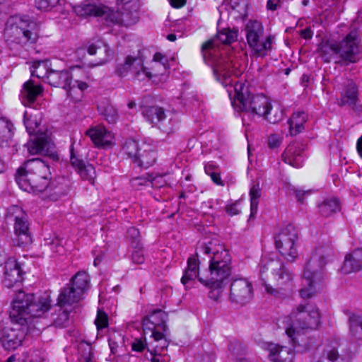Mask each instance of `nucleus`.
Returning a JSON list of instances; mask_svg holds the SVG:
<instances>
[{
	"mask_svg": "<svg viewBox=\"0 0 362 362\" xmlns=\"http://www.w3.org/2000/svg\"><path fill=\"white\" fill-rule=\"evenodd\" d=\"M199 252L208 255L210 259L207 274L200 276L199 282L211 289L209 298L217 300L231 274V257L216 239L202 244Z\"/></svg>",
	"mask_w": 362,
	"mask_h": 362,
	"instance_id": "obj_1",
	"label": "nucleus"
},
{
	"mask_svg": "<svg viewBox=\"0 0 362 362\" xmlns=\"http://www.w3.org/2000/svg\"><path fill=\"white\" fill-rule=\"evenodd\" d=\"M318 308L298 305L289 315L290 326L286 333L291 339L296 352L303 354L315 345V339L304 334V331L315 329L320 325Z\"/></svg>",
	"mask_w": 362,
	"mask_h": 362,
	"instance_id": "obj_2",
	"label": "nucleus"
},
{
	"mask_svg": "<svg viewBox=\"0 0 362 362\" xmlns=\"http://www.w3.org/2000/svg\"><path fill=\"white\" fill-rule=\"evenodd\" d=\"M15 179L24 191L43 192L47 188L48 180L51 179L49 166L40 158L28 160L17 169Z\"/></svg>",
	"mask_w": 362,
	"mask_h": 362,
	"instance_id": "obj_3",
	"label": "nucleus"
},
{
	"mask_svg": "<svg viewBox=\"0 0 362 362\" xmlns=\"http://www.w3.org/2000/svg\"><path fill=\"white\" fill-rule=\"evenodd\" d=\"M235 95L231 99L234 109L244 113L243 121L246 117L252 119L255 115L267 118L272 110V105L264 95H251L249 86L244 83L235 82L233 85Z\"/></svg>",
	"mask_w": 362,
	"mask_h": 362,
	"instance_id": "obj_4",
	"label": "nucleus"
},
{
	"mask_svg": "<svg viewBox=\"0 0 362 362\" xmlns=\"http://www.w3.org/2000/svg\"><path fill=\"white\" fill-rule=\"evenodd\" d=\"M49 308L50 300L48 296L36 298L33 293L19 291L11 302L9 317L13 322L28 325L31 317H40Z\"/></svg>",
	"mask_w": 362,
	"mask_h": 362,
	"instance_id": "obj_5",
	"label": "nucleus"
},
{
	"mask_svg": "<svg viewBox=\"0 0 362 362\" xmlns=\"http://www.w3.org/2000/svg\"><path fill=\"white\" fill-rule=\"evenodd\" d=\"M260 275L266 292L276 297L281 293V287L293 279V273L279 259L263 258Z\"/></svg>",
	"mask_w": 362,
	"mask_h": 362,
	"instance_id": "obj_6",
	"label": "nucleus"
},
{
	"mask_svg": "<svg viewBox=\"0 0 362 362\" xmlns=\"http://www.w3.org/2000/svg\"><path fill=\"white\" fill-rule=\"evenodd\" d=\"M23 122L29 134H36L33 139L29 141L24 146L27 147L30 154H42L48 156L53 159L58 158L54 151V144L50 137L45 132L37 133L35 130L39 125L36 118H33L32 114L27 111L24 112Z\"/></svg>",
	"mask_w": 362,
	"mask_h": 362,
	"instance_id": "obj_7",
	"label": "nucleus"
},
{
	"mask_svg": "<svg viewBox=\"0 0 362 362\" xmlns=\"http://www.w3.org/2000/svg\"><path fill=\"white\" fill-rule=\"evenodd\" d=\"M7 218L13 222L14 245L24 247L30 244L33 238L30 230L28 216L25 211L18 206H11L8 209Z\"/></svg>",
	"mask_w": 362,
	"mask_h": 362,
	"instance_id": "obj_8",
	"label": "nucleus"
},
{
	"mask_svg": "<svg viewBox=\"0 0 362 362\" xmlns=\"http://www.w3.org/2000/svg\"><path fill=\"white\" fill-rule=\"evenodd\" d=\"M4 35L8 43L24 45L35 43L38 38V27L35 22L20 21L18 23L8 22L4 30Z\"/></svg>",
	"mask_w": 362,
	"mask_h": 362,
	"instance_id": "obj_9",
	"label": "nucleus"
},
{
	"mask_svg": "<svg viewBox=\"0 0 362 362\" xmlns=\"http://www.w3.org/2000/svg\"><path fill=\"white\" fill-rule=\"evenodd\" d=\"M323 253V247L316 249V255L319 256L320 260L319 270H313L310 262L306 264L304 269L303 278V287L299 291L300 297L303 299L310 298L315 294L314 284L321 282L324 278L322 268L327 263L326 259L329 255V252L325 255Z\"/></svg>",
	"mask_w": 362,
	"mask_h": 362,
	"instance_id": "obj_10",
	"label": "nucleus"
},
{
	"mask_svg": "<svg viewBox=\"0 0 362 362\" xmlns=\"http://www.w3.org/2000/svg\"><path fill=\"white\" fill-rule=\"evenodd\" d=\"M274 240L276 249L287 261L293 262L298 257V232L293 224L288 223L282 228Z\"/></svg>",
	"mask_w": 362,
	"mask_h": 362,
	"instance_id": "obj_11",
	"label": "nucleus"
},
{
	"mask_svg": "<svg viewBox=\"0 0 362 362\" xmlns=\"http://www.w3.org/2000/svg\"><path fill=\"white\" fill-rule=\"evenodd\" d=\"M337 43V56L346 64L356 63L362 59V45L356 31H351L342 40Z\"/></svg>",
	"mask_w": 362,
	"mask_h": 362,
	"instance_id": "obj_12",
	"label": "nucleus"
},
{
	"mask_svg": "<svg viewBox=\"0 0 362 362\" xmlns=\"http://www.w3.org/2000/svg\"><path fill=\"white\" fill-rule=\"evenodd\" d=\"M141 114L153 125L168 134L174 132L175 121L168 117L163 107L157 105H141Z\"/></svg>",
	"mask_w": 362,
	"mask_h": 362,
	"instance_id": "obj_13",
	"label": "nucleus"
},
{
	"mask_svg": "<svg viewBox=\"0 0 362 362\" xmlns=\"http://www.w3.org/2000/svg\"><path fill=\"white\" fill-rule=\"evenodd\" d=\"M14 323L13 327H0V343L8 350H14L21 345L28 330V325Z\"/></svg>",
	"mask_w": 362,
	"mask_h": 362,
	"instance_id": "obj_14",
	"label": "nucleus"
},
{
	"mask_svg": "<svg viewBox=\"0 0 362 362\" xmlns=\"http://www.w3.org/2000/svg\"><path fill=\"white\" fill-rule=\"evenodd\" d=\"M74 10L78 16L103 18L107 25H110V23L115 24L119 21L117 15L106 6L82 4L75 6Z\"/></svg>",
	"mask_w": 362,
	"mask_h": 362,
	"instance_id": "obj_15",
	"label": "nucleus"
},
{
	"mask_svg": "<svg viewBox=\"0 0 362 362\" xmlns=\"http://www.w3.org/2000/svg\"><path fill=\"white\" fill-rule=\"evenodd\" d=\"M129 71L133 73L139 81L151 78V74L144 66L141 59L137 57L128 55L124 62L119 64L117 66L116 72L120 77L125 76Z\"/></svg>",
	"mask_w": 362,
	"mask_h": 362,
	"instance_id": "obj_16",
	"label": "nucleus"
},
{
	"mask_svg": "<svg viewBox=\"0 0 362 362\" xmlns=\"http://www.w3.org/2000/svg\"><path fill=\"white\" fill-rule=\"evenodd\" d=\"M168 320V315L166 312L160 310L156 309L151 313L144 317L142 320L143 331L144 334L148 332H170L169 328L167 325Z\"/></svg>",
	"mask_w": 362,
	"mask_h": 362,
	"instance_id": "obj_17",
	"label": "nucleus"
},
{
	"mask_svg": "<svg viewBox=\"0 0 362 362\" xmlns=\"http://www.w3.org/2000/svg\"><path fill=\"white\" fill-rule=\"evenodd\" d=\"M253 297V288L250 282L243 279L234 280L230 284V299L241 305L250 302Z\"/></svg>",
	"mask_w": 362,
	"mask_h": 362,
	"instance_id": "obj_18",
	"label": "nucleus"
},
{
	"mask_svg": "<svg viewBox=\"0 0 362 362\" xmlns=\"http://www.w3.org/2000/svg\"><path fill=\"white\" fill-rule=\"evenodd\" d=\"M87 51L90 55H97V64H103L112 58L113 52L107 44L103 41L89 45L87 47H80L76 51V54L83 55Z\"/></svg>",
	"mask_w": 362,
	"mask_h": 362,
	"instance_id": "obj_19",
	"label": "nucleus"
},
{
	"mask_svg": "<svg viewBox=\"0 0 362 362\" xmlns=\"http://www.w3.org/2000/svg\"><path fill=\"white\" fill-rule=\"evenodd\" d=\"M23 279V270L14 257H9L5 262L4 283L8 288L20 283Z\"/></svg>",
	"mask_w": 362,
	"mask_h": 362,
	"instance_id": "obj_20",
	"label": "nucleus"
},
{
	"mask_svg": "<svg viewBox=\"0 0 362 362\" xmlns=\"http://www.w3.org/2000/svg\"><path fill=\"white\" fill-rule=\"evenodd\" d=\"M72 75L67 69L57 70L52 67L49 74L47 77V81L51 86L62 88L67 93L71 91V80Z\"/></svg>",
	"mask_w": 362,
	"mask_h": 362,
	"instance_id": "obj_21",
	"label": "nucleus"
},
{
	"mask_svg": "<svg viewBox=\"0 0 362 362\" xmlns=\"http://www.w3.org/2000/svg\"><path fill=\"white\" fill-rule=\"evenodd\" d=\"M93 143L98 147L107 148L112 145L113 136L104 126L97 125L86 131Z\"/></svg>",
	"mask_w": 362,
	"mask_h": 362,
	"instance_id": "obj_22",
	"label": "nucleus"
},
{
	"mask_svg": "<svg viewBox=\"0 0 362 362\" xmlns=\"http://www.w3.org/2000/svg\"><path fill=\"white\" fill-rule=\"evenodd\" d=\"M303 145L298 142L290 144L282 154V159L293 167L300 168L303 163Z\"/></svg>",
	"mask_w": 362,
	"mask_h": 362,
	"instance_id": "obj_23",
	"label": "nucleus"
},
{
	"mask_svg": "<svg viewBox=\"0 0 362 362\" xmlns=\"http://www.w3.org/2000/svg\"><path fill=\"white\" fill-rule=\"evenodd\" d=\"M238 69V66L237 63L230 59L226 64L218 63V65L213 69V72L216 80L221 82L223 86L227 87L232 83L230 74L233 73V71Z\"/></svg>",
	"mask_w": 362,
	"mask_h": 362,
	"instance_id": "obj_24",
	"label": "nucleus"
},
{
	"mask_svg": "<svg viewBox=\"0 0 362 362\" xmlns=\"http://www.w3.org/2000/svg\"><path fill=\"white\" fill-rule=\"evenodd\" d=\"M269 358L273 362H293L294 353L286 346H281L275 344L268 345Z\"/></svg>",
	"mask_w": 362,
	"mask_h": 362,
	"instance_id": "obj_25",
	"label": "nucleus"
},
{
	"mask_svg": "<svg viewBox=\"0 0 362 362\" xmlns=\"http://www.w3.org/2000/svg\"><path fill=\"white\" fill-rule=\"evenodd\" d=\"M199 264L198 253H196V255L192 256L187 259V267L185 270L181 279V282L185 287H187V284L190 281H193L196 278H198L199 281L200 276H206V275L199 272Z\"/></svg>",
	"mask_w": 362,
	"mask_h": 362,
	"instance_id": "obj_26",
	"label": "nucleus"
},
{
	"mask_svg": "<svg viewBox=\"0 0 362 362\" xmlns=\"http://www.w3.org/2000/svg\"><path fill=\"white\" fill-rule=\"evenodd\" d=\"M362 269V247L346 255L341 270L345 274L358 272Z\"/></svg>",
	"mask_w": 362,
	"mask_h": 362,
	"instance_id": "obj_27",
	"label": "nucleus"
},
{
	"mask_svg": "<svg viewBox=\"0 0 362 362\" xmlns=\"http://www.w3.org/2000/svg\"><path fill=\"white\" fill-rule=\"evenodd\" d=\"M41 85H36L32 80L25 82L21 93V102L23 105L33 103L37 97L42 93Z\"/></svg>",
	"mask_w": 362,
	"mask_h": 362,
	"instance_id": "obj_28",
	"label": "nucleus"
},
{
	"mask_svg": "<svg viewBox=\"0 0 362 362\" xmlns=\"http://www.w3.org/2000/svg\"><path fill=\"white\" fill-rule=\"evenodd\" d=\"M169 332H152L150 337L153 339V341L150 342V346L153 350L151 351L148 348V351H151V354L154 355H163L165 350L169 345V341L167 339Z\"/></svg>",
	"mask_w": 362,
	"mask_h": 362,
	"instance_id": "obj_29",
	"label": "nucleus"
},
{
	"mask_svg": "<svg viewBox=\"0 0 362 362\" xmlns=\"http://www.w3.org/2000/svg\"><path fill=\"white\" fill-rule=\"evenodd\" d=\"M139 3L136 0H132L124 4V11L122 13L121 21L126 25L135 24L139 18Z\"/></svg>",
	"mask_w": 362,
	"mask_h": 362,
	"instance_id": "obj_30",
	"label": "nucleus"
},
{
	"mask_svg": "<svg viewBox=\"0 0 362 362\" xmlns=\"http://www.w3.org/2000/svg\"><path fill=\"white\" fill-rule=\"evenodd\" d=\"M246 39L249 46H255L263 35V26L258 21H249L245 25Z\"/></svg>",
	"mask_w": 362,
	"mask_h": 362,
	"instance_id": "obj_31",
	"label": "nucleus"
},
{
	"mask_svg": "<svg viewBox=\"0 0 362 362\" xmlns=\"http://www.w3.org/2000/svg\"><path fill=\"white\" fill-rule=\"evenodd\" d=\"M82 297L77 291L70 284L64 288L57 298V305L59 306H64L66 305H71L72 303L78 302Z\"/></svg>",
	"mask_w": 362,
	"mask_h": 362,
	"instance_id": "obj_32",
	"label": "nucleus"
},
{
	"mask_svg": "<svg viewBox=\"0 0 362 362\" xmlns=\"http://www.w3.org/2000/svg\"><path fill=\"white\" fill-rule=\"evenodd\" d=\"M339 358L337 348L328 344L317 350L312 362H337Z\"/></svg>",
	"mask_w": 362,
	"mask_h": 362,
	"instance_id": "obj_33",
	"label": "nucleus"
},
{
	"mask_svg": "<svg viewBox=\"0 0 362 362\" xmlns=\"http://www.w3.org/2000/svg\"><path fill=\"white\" fill-rule=\"evenodd\" d=\"M308 120V115L304 111L294 112L292 117L288 120L289 132L291 136H296L304 129V124Z\"/></svg>",
	"mask_w": 362,
	"mask_h": 362,
	"instance_id": "obj_34",
	"label": "nucleus"
},
{
	"mask_svg": "<svg viewBox=\"0 0 362 362\" xmlns=\"http://www.w3.org/2000/svg\"><path fill=\"white\" fill-rule=\"evenodd\" d=\"M156 160V153L147 145H142V149L134 160L138 166L148 168L152 166Z\"/></svg>",
	"mask_w": 362,
	"mask_h": 362,
	"instance_id": "obj_35",
	"label": "nucleus"
},
{
	"mask_svg": "<svg viewBox=\"0 0 362 362\" xmlns=\"http://www.w3.org/2000/svg\"><path fill=\"white\" fill-rule=\"evenodd\" d=\"M98 110L108 123L114 124L117 122L119 117L117 110L107 100L100 102Z\"/></svg>",
	"mask_w": 362,
	"mask_h": 362,
	"instance_id": "obj_36",
	"label": "nucleus"
},
{
	"mask_svg": "<svg viewBox=\"0 0 362 362\" xmlns=\"http://www.w3.org/2000/svg\"><path fill=\"white\" fill-rule=\"evenodd\" d=\"M45 191L56 199L64 195L67 192L66 180L64 178L48 180V186Z\"/></svg>",
	"mask_w": 362,
	"mask_h": 362,
	"instance_id": "obj_37",
	"label": "nucleus"
},
{
	"mask_svg": "<svg viewBox=\"0 0 362 362\" xmlns=\"http://www.w3.org/2000/svg\"><path fill=\"white\" fill-rule=\"evenodd\" d=\"M52 66L49 60L34 62L31 68V75L41 78L46 83Z\"/></svg>",
	"mask_w": 362,
	"mask_h": 362,
	"instance_id": "obj_38",
	"label": "nucleus"
},
{
	"mask_svg": "<svg viewBox=\"0 0 362 362\" xmlns=\"http://www.w3.org/2000/svg\"><path fill=\"white\" fill-rule=\"evenodd\" d=\"M349 325L351 337L354 340H362V315L351 314Z\"/></svg>",
	"mask_w": 362,
	"mask_h": 362,
	"instance_id": "obj_39",
	"label": "nucleus"
},
{
	"mask_svg": "<svg viewBox=\"0 0 362 362\" xmlns=\"http://www.w3.org/2000/svg\"><path fill=\"white\" fill-rule=\"evenodd\" d=\"M89 276L86 272H78L71 279L69 284L74 286L77 292L83 295L89 287Z\"/></svg>",
	"mask_w": 362,
	"mask_h": 362,
	"instance_id": "obj_40",
	"label": "nucleus"
},
{
	"mask_svg": "<svg viewBox=\"0 0 362 362\" xmlns=\"http://www.w3.org/2000/svg\"><path fill=\"white\" fill-rule=\"evenodd\" d=\"M357 97L358 89L356 84L351 81H348L347 83L344 86V92L341 93V105L346 103L355 104Z\"/></svg>",
	"mask_w": 362,
	"mask_h": 362,
	"instance_id": "obj_41",
	"label": "nucleus"
},
{
	"mask_svg": "<svg viewBox=\"0 0 362 362\" xmlns=\"http://www.w3.org/2000/svg\"><path fill=\"white\" fill-rule=\"evenodd\" d=\"M339 210L340 204L337 198L327 199L319 205L320 213L324 216H329Z\"/></svg>",
	"mask_w": 362,
	"mask_h": 362,
	"instance_id": "obj_42",
	"label": "nucleus"
},
{
	"mask_svg": "<svg viewBox=\"0 0 362 362\" xmlns=\"http://www.w3.org/2000/svg\"><path fill=\"white\" fill-rule=\"evenodd\" d=\"M272 37L269 35L265 41L260 42L259 40L256 42L255 46H249L252 49L253 55L256 57H264L267 55L268 51L272 49Z\"/></svg>",
	"mask_w": 362,
	"mask_h": 362,
	"instance_id": "obj_43",
	"label": "nucleus"
},
{
	"mask_svg": "<svg viewBox=\"0 0 362 362\" xmlns=\"http://www.w3.org/2000/svg\"><path fill=\"white\" fill-rule=\"evenodd\" d=\"M261 197V188L257 182L255 184L250 190V216L253 217L257 212L258 204Z\"/></svg>",
	"mask_w": 362,
	"mask_h": 362,
	"instance_id": "obj_44",
	"label": "nucleus"
},
{
	"mask_svg": "<svg viewBox=\"0 0 362 362\" xmlns=\"http://www.w3.org/2000/svg\"><path fill=\"white\" fill-rule=\"evenodd\" d=\"M141 149L142 146H139L137 141L131 138L127 139L122 145V151L129 158H132L134 162Z\"/></svg>",
	"mask_w": 362,
	"mask_h": 362,
	"instance_id": "obj_45",
	"label": "nucleus"
},
{
	"mask_svg": "<svg viewBox=\"0 0 362 362\" xmlns=\"http://www.w3.org/2000/svg\"><path fill=\"white\" fill-rule=\"evenodd\" d=\"M13 134V124L4 118H0V145L10 140Z\"/></svg>",
	"mask_w": 362,
	"mask_h": 362,
	"instance_id": "obj_46",
	"label": "nucleus"
},
{
	"mask_svg": "<svg viewBox=\"0 0 362 362\" xmlns=\"http://www.w3.org/2000/svg\"><path fill=\"white\" fill-rule=\"evenodd\" d=\"M320 55L325 62H329L334 55L337 56V43H325L319 48Z\"/></svg>",
	"mask_w": 362,
	"mask_h": 362,
	"instance_id": "obj_47",
	"label": "nucleus"
},
{
	"mask_svg": "<svg viewBox=\"0 0 362 362\" xmlns=\"http://www.w3.org/2000/svg\"><path fill=\"white\" fill-rule=\"evenodd\" d=\"M156 177L152 174L147 173L146 175L136 177L131 180L132 187L139 190L143 186L154 187Z\"/></svg>",
	"mask_w": 362,
	"mask_h": 362,
	"instance_id": "obj_48",
	"label": "nucleus"
},
{
	"mask_svg": "<svg viewBox=\"0 0 362 362\" xmlns=\"http://www.w3.org/2000/svg\"><path fill=\"white\" fill-rule=\"evenodd\" d=\"M57 313L53 315V323L57 327H64L69 322V312L63 309V306H59Z\"/></svg>",
	"mask_w": 362,
	"mask_h": 362,
	"instance_id": "obj_49",
	"label": "nucleus"
},
{
	"mask_svg": "<svg viewBox=\"0 0 362 362\" xmlns=\"http://www.w3.org/2000/svg\"><path fill=\"white\" fill-rule=\"evenodd\" d=\"M237 31L230 30V28H225L218 31L216 37L217 39L225 45H230L237 40Z\"/></svg>",
	"mask_w": 362,
	"mask_h": 362,
	"instance_id": "obj_50",
	"label": "nucleus"
},
{
	"mask_svg": "<svg viewBox=\"0 0 362 362\" xmlns=\"http://www.w3.org/2000/svg\"><path fill=\"white\" fill-rule=\"evenodd\" d=\"M76 171L83 180H88L90 183L93 184L96 174L95 168L93 165L85 164Z\"/></svg>",
	"mask_w": 362,
	"mask_h": 362,
	"instance_id": "obj_51",
	"label": "nucleus"
},
{
	"mask_svg": "<svg viewBox=\"0 0 362 362\" xmlns=\"http://www.w3.org/2000/svg\"><path fill=\"white\" fill-rule=\"evenodd\" d=\"M124 336L118 332H114L110 334L108 343L110 348L111 353L112 354H115L117 352V349L121 345L124 344Z\"/></svg>",
	"mask_w": 362,
	"mask_h": 362,
	"instance_id": "obj_52",
	"label": "nucleus"
},
{
	"mask_svg": "<svg viewBox=\"0 0 362 362\" xmlns=\"http://www.w3.org/2000/svg\"><path fill=\"white\" fill-rule=\"evenodd\" d=\"M127 238L133 248H137L141 245L140 233L137 228L134 227L129 228L127 232Z\"/></svg>",
	"mask_w": 362,
	"mask_h": 362,
	"instance_id": "obj_53",
	"label": "nucleus"
},
{
	"mask_svg": "<svg viewBox=\"0 0 362 362\" xmlns=\"http://www.w3.org/2000/svg\"><path fill=\"white\" fill-rule=\"evenodd\" d=\"M60 0H35V6L40 11H48L54 8Z\"/></svg>",
	"mask_w": 362,
	"mask_h": 362,
	"instance_id": "obj_54",
	"label": "nucleus"
},
{
	"mask_svg": "<svg viewBox=\"0 0 362 362\" xmlns=\"http://www.w3.org/2000/svg\"><path fill=\"white\" fill-rule=\"evenodd\" d=\"M70 163L76 170L86 164L81 156L74 150L73 144L70 148Z\"/></svg>",
	"mask_w": 362,
	"mask_h": 362,
	"instance_id": "obj_55",
	"label": "nucleus"
},
{
	"mask_svg": "<svg viewBox=\"0 0 362 362\" xmlns=\"http://www.w3.org/2000/svg\"><path fill=\"white\" fill-rule=\"evenodd\" d=\"M95 324L98 331L108 327V316L105 312L98 309Z\"/></svg>",
	"mask_w": 362,
	"mask_h": 362,
	"instance_id": "obj_56",
	"label": "nucleus"
},
{
	"mask_svg": "<svg viewBox=\"0 0 362 362\" xmlns=\"http://www.w3.org/2000/svg\"><path fill=\"white\" fill-rule=\"evenodd\" d=\"M132 262L135 264H142L145 261L143 247L141 245L137 248H134L132 254Z\"/></svg>",
	"mask_w": 362,
	"mask_h": 362,
	"instance_id": "obj_57",
	"label": "nucleus"
},
{
	"mask_svg": "<svg viewBox=\"0 0 362 362\" xmlns=\"http://www.w3.org/2000/svg\"><path fill=\"white\" fill-rule=\"evenodd\" d=\"M146 348H147V344L145 339L136 338L132 343V349L134 351L142 352Z\"/></svg>",
	"mask_w": 362,
	"mask_h": 362,
	"instance_id": "obj_58",
	"label": "nucleus"
},
{
	"mask_svg": "<svg viewBox=\"0 0 362 362\" xmlns=\"http://www.w3.org/2000/svg\"><path fill=\"white\" fill-rule=\"evenodd\" d=\"M282 142V139L278 134H271L268 138V145L270 148H278Z\"/></svg>",
	"mask_w": 362,
	"mask_h": 362,
	"instance_id": "obj_59",
	"label": "nucleus"
},
{
	"mask_svg": "<svg viewBox=\"0 0 362 362\" xmlns=\"http://www.w3.org/2000/svg\"><path fill=\"white\" fill-rule=\"evenodd\" d=\"M284 116V111L282 110H278L272 116L269 112V115H267L265 119H267L270 123L275 124L282 119Z\"/></svg>",
	"mask_w": 362,
	"mask_h": 362,
	"instance_id": "obj_60",
	"label": "nucleus"
},
{
	"mask_svg": "<svg viewBox=\"0 0 362 362\" xmlns=\"http://www.w3.org/2000/svg\"><path fill=\"white\" fill-rule=\"evenodd\" d=\"M76 87L78 88L81 91H83L88 87V86L86 82L81 81L79 80H75L74 81H72V79H71V90Z\"/></svg>",
	"mask_w": 362,
	"mask_h": 362,
	"instance_id": "obj_61",
	"label": "nucleus"
},
{
	"mask_svg": "<svg viewBox=\"0 0 362 362\" xmlns=\"http://www.w3.org/2000/svg\"><path fill=\"white\" fill-rule=\"evenodd\" d=\"M85 350L86 352L82 356L81 362H93L91 346L89 344H86Z\"/></svg>",
	"mask_w": 362,
	"mask_h": 362,
	"instance_id": "obj_62",
	"label": "nucleus"
},
{
	"mask_svg": "<svg viewBox=\"0 0 362 362\" xmlns=\"http://www.w3.org/2000/svg\"><path fill=\"white\" fill-rule=\"evenodd\" d=\"M236 205L237 202L230 205H227L226 206V212L230 216L238 215L240 213V211L237 209Z\"/></svg>",
	"mask_w": 362,
	"mask_h": 362,
	"instance_id": "obj_63",
	"label": "nucleus"
},
{
	"mask_svg": "<svg viewBox=\"0 0 362 362\" xmlns=\"http://www.w3.org/2000/svg\"><path fill=\"white\" fill-rule=\"evenodd\" d=\"M209 176L211 177L212 181L215 184H216L218 185H220V186H223L224 185V183L221 180V176H220V173L218 172L217 170L216 172H214L213 174H211Z\"/></svg>",
	"mask_w": 362,
	"mask_h": 362,
	"instance_id": "obj_64",
	"label": "nucleus"
}]
</instances>
